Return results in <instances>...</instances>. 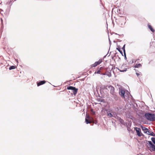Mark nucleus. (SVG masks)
Returning <instances> with one entry per match:
<instances>
[{
	"label": "nucleus",
	"mask_w": 155,
	"mask_h": 155,
	"mask_svg": "<svg viewBox=\"0 0 155 155\" xmlns=\"http://www.w3.org/2000/svg\"><path fill=\"white\" fill-rule=\"evenodd\" d=\"M97 70L94 72V74H102V73L103 72L104 70L105 69V68L104 67H98L97 68Z\"/></svg>",
	"instance_id": "obj_6"
},
{
	"label": "nucleus",
	"mask_w": 155,
	"mask_h": 155,
	"mask_svg": "<svg viewBox=\"0 0 155 155\" xmlns=\"http://www.w3.org/2000/svg\"><path fill=\"white\" fill-rule=\"evenodd\" d=\"M141 65L140 64H136L135 66V68H139L141 67Z\"/></svg>",
	"instance_id": "obj_16"
},
{
	"label": "nucleus",
	"mask_w": 155,
	"mask_h": 155,
	"mask_svg": "<svg viewBox=\"0 0 155 155\" xmlns=\"http://www.w3.org/2000/svg\"><path fill=\"white\" fill-rule=\"evenodd\" d=\"M85 121L87 124H88V123L91 124L92 123L91 120L89 121V120L86 119H85Z\"/></svg>",
	"instance_id": "obj_17"
},
{
	"label": "nucleus",
	"mask_w": 155,
	"mask_h": 155,
	"mask_svg": "<svg viewBox=\"0 0 155 155\" xmlns=\"http://www.w3.org/2000/svg\"><path fill=\"white\" fill-rule=\"evenodd\" d=\"M125 64H123L120 68H118V69L120 72L125 71L127 70V68H125Z\"/></svg>",
	"instance_id": "obj_9"
},
{
	"label": "nucleus",
	"mask_w": 155,
	"mask_h": 155,
	"mask_svg": "<svg viewBox=\"0 0 155 155\" xmlns=\"http://www.w3.org/2000/svg\"><path fill=\"white\" fill-rule=\"evenodd\" d=\"M147 26L151 30L152 32H154L155 31V30L153 28L152 26L149 24H148L147 25Z\"/></svg>",
	"instance_id": "obj_13"
},
{
	"label": "nucleus",
	"mask_w": 155,
	"mask_h": 155,
	"mask_svg": "<svg viewBox=\"0 0 155 155\" xmlns=\"http://www.w3.org/2000/svg\"><path fill=\"white\" fill-rule=\"evenodd\" d=\"M125 45H124V46L122 47V49L123 50V51L124 52V54H125Z\"/></svg>",
	"instance_id": "obj_23"
},
{
	"label": "nucleus",
	"mask_w": 155,
	"mask_h": 155,
	"mask_svg": "<svg viewBox=\"0 0 155 155\" xmlns=\"http://www.w3.org/2000/svg\"><path fill=\"white\" fill-rule=\"evenodd\" d=\"M107 113V115L109 117H111L113 116L112 114L111 113H108V112Z\"/></svg>",
	"instance_id": "obj_21"
},
{
	"label": "nucleus",
	"mask_w": 155,
	"mask_h": 155,
	"mask_svg": "<svg viewBox=\"0 0 155 155\" xmlns=\"http://www.w3.org/2000/svg\"><path fill=\"white\" fill-rule=\"evenodd\" d=\"M117 49L120 52L121 54L123 55V52L122 51L120 50V48L119 47L117 48Z\"/></svg>",
	"instance_id": "obj_20"
},
{
	"label": "nucleus",
	"mask_w": 155,
	"mask_h": 155,
	"mask_svg": "<svg viewBox=\"0 0 155 155\" xmlns=\"http://www.w3.org/2000/svg\"><path fill=\"white\" fill-rule=\"evenodd\" d=\"M46 82V81H41L39 82H37V85L38 86H39L43 84H45Z\"/></svg>",
	"instance_id": "obj_12"
},
{
	"label": "nucleus",
	"mask_w": 155,
	"mask_h": 155,
	"mask_svg": "<svg viewBox=\"0 0 155 155\" xmlns=\"http://www.w3.org/2000/svg\"><path fill=\"white\" fill-rule=\"evenodd\" d=\"M97 101H99V102H103V99H101V98H98L97 99Z\"/></svg>",
	"instance_id": "obj_24"
},
{
	"label": "nucleus",
	"mask_w": 155,
	"mask_h": 155,
	"mask_svg": "<svg viewBox=\"0 0 155 155\" xmlns=\"http://www.w3.org/2000/svg\"><path fill=\"white\" fill-rule=\"evenodd\" d=\"M117 20V22L119 25H122L124 24L125 23L126 18L124 17L120 16V17L118 18Z\"/></svg>",
	"instance_id": "obj_4"
},
{
	"label": "nucleus",
	"mask_w": 155,
	"mask_h": 155,
	"mask_svg": "<svg viewBox=\"0 0 155 155\" xmlns=\"http://www.w3.org/2000/svg\"><path fill=\"white\" fill-rule=\"evenodd\" d=\"M92 112V114H95V112L93 110V109H92L91 110Z\"/></svg>",
	"instance_id": "obj_28"
},
{
	"label": "nucleus",
	"mask_w": 155,
	"mask_h": 155,
	"mask_svg": "<svg viewBox=\"0 0 155 155\" xmlns=\"http://www.w3.org/2000/svg\"><path fill=\"white\" fill-rule=\"evenodd\" d=\"M154 133L153 132H151V133L150 132L149 133H148V135H150L152 136H153V135L154 134Z\"/></svg>",
	"instance_id": "obj_25"
},
{
	"label": "nucleus",
	"mask_w": 155,
	"mask_h": 155,
	"mask_svg": "<svg viewBox=\"0 0 155 155\" xmlns=\"http://www.w3.org/2000/svg\"><path fill=\"white\" fill-rule=\"evenodd\" d=\"M134 130L136 131L137 135L138 137H140L143 135L141 132V129L140 128L137 127H135L134 128Z\"/></svg>",
	"instance_id": "obj_7"
},
{
	"label": "nucleus",
	"mask_w": 155,
	"mask_h": 155,
	"mask_svg": "<svg viewBox=\"0 0 155 155\" xmlns=\"http://www.w3.org/2000/svg\"><path fill=\"white\" fill-rule=\"evenodd\" d=\"M125 91L124 90L121 89L120 90V94L121 96V97L123 98H125L124 97V94H125Z\"/></svg>",
	"instance_id": "obj_11"
},
{
	"label": "nucleus",
	"mask_w": 155,
	"mask_h": 155,
	"mask_svg": "<svg viewBox=\"0 0 155 155\" xmlns=\"http://www.w3.org/2000/svg\"><path fill=\"white\" fill-rule=\"evenodd\" d=\"M101 74H103V75H105L106 74V73H102Z\"/></svg>",
	"instance_id": "obj_30"
},
{
	"label": "nucleus",
	"mask_w": 155,
	"mask_h": 155,
	"mask_svg": "<svg viewBox=\"0 0 155 155\" xmlns=\"http://www.w3.org/2000/svg\"><path fill=\"white\" fill-rule=\"evenodd\" d=\"M106 74L109 77H110L111 76V74L109 72L108 73V74H107V73Z\"/></svg>",
	"instance_id": "obj_27"
},
{
	"label": "nucleus",
	"mask_w": 155,
	"mask_h": 155,
	"mask_svg": "<svg viewBox=\"0 0 155 155\" xmlns=\"http://www.w3.org/2000/svg\"><path fill=\"white\" fill-rule=\"evenodd\" d=\"M91 117H90V116L89 115H87L86 116L85 119H88L89 120H91Z\"/></svg>",
	"instance_id": "obj_19"
},
{
	"label": "nucleus",
	"mask_w": 155,
	"mask_h": 155,
	"mask_svg": "<svg viewBox=\"0 0 155 155\" xmlns=\"http://www.w3.org/2000/svg\"><path fill=\"white\" fill-rule=\"evenodd\" d=\"M101 91H105L107 92L110 91V93L113 96H115L116 93L114 87L110 85H103L101 87Z\"/></svg>",
	"instance_id": "obj_1"
},
{
	"label": "nucleus",
	"mask_w": 155,
	"mask_h": 155,
	"mask_svg": "<svg viewBox=\"0 0 155 155\" xmlns=\"http://www.w3.org/2000/svg\"><path fill=\"white\" fill-rule=\"evenodd\" d=\"M147 146L151 151H155V145H153L151 141H148L147 142Z\"/></svg>",
	"instance_id": "obj_3"
},
{
	"label": "nucleus",
	"mask_w": 155,
	"mask_h": 155,
	"mask_svg": "<svg viewBox=\"0 0 155 155\" xmlns=\"http://www.w3.org/2000/svg\"><path fill=\"white\" fill-rule=\"evenodd\" d=\"M153 136L155 137V134H154L153 135Z\"/></svg>",
	"instance_id": "obj_32"
},
{
	"label": "nucleus",
	"mask_w": 155,
	"mask_h": 155,
	"mask_svg": "<svg viewBox=\"0 0 155 155\" xmlns=\"http://www.w3.org/2000/svg\"><path fill=\"white\" fill-rule=\"evenodd\" d=\"M151 140L152 141V142H153V143L154 144H155V138L152 137L151 138Z\"/></svg>",
	"instance_id": "obj_22"
},
{
	"label": "nucleus",
	"mask_w": 155,
	"mask_h": 155,
	"mask_svg": "<svg viewBox=\"0 0 155 155\" xmlns=\"http://www.w3.org/2000/svg\"><path fill=\"white\" fill-rule=\"evenodd\" d=\"M141 127L144 133L148 134V133H150V132L148 131V129L147 128L144 127L143 126H141Z\"/></svg>",
	"instance_id": "obj_10"
},
{
	"label": "nucleus",
	"mask_w": 155,
	"mask_h": 155,
	"mask_svg": "<svg viewBox=\"0 0 155 155\" xmlns=\"http://www.w3.org/2000/svg\"><path fill=\"white\" fill-rule=\"evenodd\" d=\"M16 68V66H11L9 68V69L10 70H12V69H15Z\"/></svg>",
	"instance_id": "obj_18"
},
{
	"label": "nucleus",
	"mask_w": 155,
	"mask_h": 155,
	"mask_svg": "<svg viewBox=\"0 0 155 155\" xmlns=\"http://www.w3.org/2000/svg\"><path fill=\"white\" fill-rule=\"evenodd\" d=\"M155 44L153 42H152L150 43V48L151 50H152L153 49H155V46H152V45H154Z\"/></svg>",
	"instance_id": "obj_14"
},
{
	"label": "nucleus",
	"mask_w": 155,
	"mask_h": 155,
	"mask_svg": "<svg viewBox=\"0 0 155 155\" xmlns=\"http://www.w3.org/2000/svg\"><path fill=\"white\" fill-rule=\"evenodd\" d=\"M102 61V59H100L97 61L95 62L94 64L91 65L92 67H95L97 65L100 64Z\"/></svg>",
	"instance_id": "obj_8"
},
{
	"label": "nucleus",
	"mask_w": 155,
	"mask_h": 155,
	"mask_svg": "<svg viewBox=\"0 0 155 155\" xmlns=\"http://www.w3.org/2000/svg\"><path fill=\"white\" fill-rule=\"evenodd\" d=\"M153 136L155 137V134H154L153 135Z\"/></svg>",
	"instance_id": "obj_31"
},
{
	"label": "nucleus",
	"mask_w": 155,
	"mask_h": 155,
	"mask_svg": "<svg viewBox=\"0 0 155 155\" xmlns=\"http://www.w3.org/2000/svg\"><path fill=\"white\" fill-rule=\"evenodd\" d=\"M1 21L2 24L3 25V20H2V19L1 18Z\"/></svg>",
	"instance_id": "obj_29"
},
{
	"label": "nucleus",
	"mask_w": 155,
	"mask_h": 155,
	"mask_svg": "<svg viewBox=\"0 0 155 155\" xmlns=\"http://www.w3.org/2000/svg\"><path fill=\"white\" fill-rule=\"evenodd\" d=\"M136 74L137 75V77L138 78H139L140 77L142 76V74L140 72L139 73L136 72Z\"/></svg>",
	"instance_id": "obj_15"
},
{
	"label": "nucleus",
	"mask_w": 155,
	"mask_h": 155,
	"mask_svg": "<svg viewBox=\"0 0 155 155\" xmlns=\"http://www.w3.org/2000/svg\"><path fill=\"white\" fill-rule=\"evenodd\" d=\"M67 88L68 90H71L73 91V94L75 95H76L78 92V89L74 87L70 86L67 87Z\"/></svg>",
	"instance_id": "obj_5"
},
{
	"label": "nucleus",
	"mask_w": 155,
	"mask_h": 155,
	"mask_svg": "<svg viewBox=\"0 0 155 155\" xmlns=\"http://www.w3.org/2000/svg\"><path fill=\"white\" fill-rule=\"evenodd\" d=\"M145 116L147 119L150 121H153L155 120V115L150 113H146Z\"/></svg>",
	"instance_id": "obj_2"
},
{
	"label": "nucleus",
	"mask_w": 155,
	"mask_h": 155,
	"mask_svg": "<svg viewBox=\"0 0 155 155\" xmlns=\"http://www.w3.org/2000/svg\"><path fill=\"white\" fill-rule=\"evenodd\" d=\"M119 12L118 11V10L117 11L118 13V14H120V16H121L120 15H122L123 13H121V12H120V9H119Z\"/></svg>",
	"instance_id": "obj_26"
}]
</instances>
